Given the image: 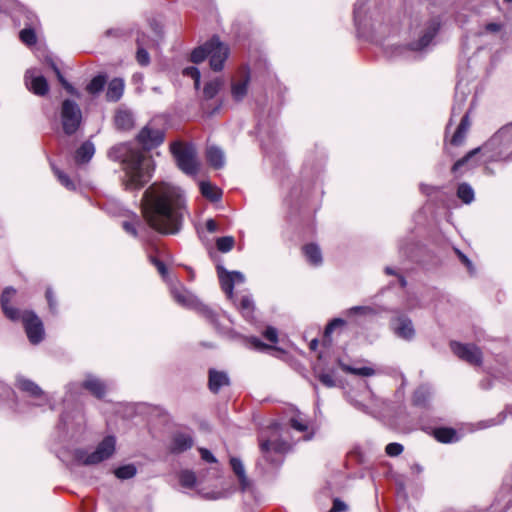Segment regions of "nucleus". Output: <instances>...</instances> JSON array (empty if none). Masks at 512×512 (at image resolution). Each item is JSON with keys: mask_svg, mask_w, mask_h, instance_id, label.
I'll use <instances>...</instances> for the list:
<instances>
[{"mask_svg": "<svg viewBox=\"0 0 512 512\" xmlns=\"http://www.w3.org/2000/svg\"><path fill=\"white\" fill-rule=\"evenodd\" d=\"M263 335L268 341L272 343H276L278 341L277 330L273 327H267Z\"/></svg>", "mask_w": 512, "mask_h": 512, "instance_id": "3c124183", "label": "nucleus"}, {"mask_svg": "<svg viewBox=\"0 0 512 512\" xmlns=\"http://www.w3.org/2000/svg\"><path fill=\"white\" fill-rule=\"evenodd\" d=\"M466 137V130H456L452 139L451 144L460 145Z\"/></svg>", "mask_w": 512, "mask_h": 512, "instance_id": "864d4df0", "label": "nucleus"}, {"mask_svg": "<svg viewBox=\"0 0 512 512\" xmlns=\"http://www.w3.org/2000/svg\"><path fill=\"white\" fill-rule=\"evenodd\" d=\"M347 510V505L340 499L333 501V507L329 512H343Z\"/></svg>", "mask_w": 512, "mask_h": 512, "instance_id": "5fc2aeb1", "label": "nucleus"}, {"mask_svg": "<svg viewBox=\"0 0 512 512\" xmlns=\"http://www.w3.org/2000/svg\"><path fill=\"white\" fill-rule=\"evenodd\" d=\"M136 467L132 464L124 465L115 470V476L119 479H130L136 475Z\"/></svg>", "mask_w": 512, "mask_h": 512, "instance_id": "f704fd0d", "label": "nucleus"}, {"mask_svg": "<svg viewBox=\"0 0 512 512\" xmlns=\"http://www.w3.org/2000/svg\"><path fill=\"white\" fill-rule=\"evenodd\" d=\"M234 238L232 236L220 237L216 241L217 249L222 253H227L234 247Z\"/></svg>", "mask_w": 512, "mask_h": 512, "instance_id": "c9c22d12", "label": "nucleus"}, {"mask_svg": "<svg viewBox=\"0 0 512 512\" xmlns=\"http://www.w3.org/2000/svg\"><path fill=\"white\" fill-rule=\"evenodd\" d=\"M163 130H140L137 135V141L143 150H152L164 141Z\"/></svg>", "mask_w": 512, "mask_h": 512, "instance_id": "4468645a", "label": "nucleus"}, {"mask_svg": "<svg viewBox=\"0 0 512 512\" xmlns=\"http://www.w3.org/2000/svg\"><path fill=\"white\" fill-rule=\"evenodd\" d=\"M480 150V148H476L474 150H472L471 152H469L465 157H463L462 159L458 160L452 167V171L453 172H456L460 167H462L465 163H467L469 161V159L475 155L478 151Z\"/></svg>", "mask_w": 512, "mask_h": 512, "instance_id": "de8ad7c7", "label": "nucleus"}, {"mask_svg": "<svg viewBox=\"0 0 512 512\" xmlns=\"http://www.w3.org/2000/svg\"><path fill=\"white\" fill-rule=\"evenodd\" d=\"M192 445L193 439L189 434L178 433L174 435L170 449L173 453H181L190 449Z\"/></svg>", "mask_w": 512, "mask_h": 512, "instance_id": "5701e85b", "label": "nucleus"}, {"mask_svg": "<svg viewBox=\"0 0 512 512\" xmlns=\"http://www.w3.org/2000/svg\"><path fill=\"white\" fill-rule=\"evenodd\" d=\"M238 309L247 320H251L253 318L254 311L252 298L249 295L242 296L238 304Z\"/></svg>", "mask_w": 512, "mask_h": 512, "instance_id": "c756f323", "label": "nucleus"}, {"mask_svg": "<svg viewBox=\"0 0 512 512\" xmlns=\"http://www.w3.org/2000/svg\"><path fill=\"white\" fill-rule=\"evenodd\" d=\"M223 86V81L220 78H216L207 82L204 86L203 94L206 99H212L216 96L219 90Z\"/></svg>", "mask_w": 512, "mask_h": 512, "instance_id": "7c9ffc66", "label": "nucleus"}, {"mask_svg": "<svg viewBox=\"0 0 512 512\" xmlns=\"http://www.w3.org/2000/svg\"><path fill=\"white\" fill-rule=\"evenodd\" d=\"M457 195L466 204L471 203L474 199V191L467 183H462L458 186Z\"/></svg>", "mask_w": 512, "mask_h": 512, "instance_id": "473e14b6", "label": "nucleus"}, {"mask_svg": "<svg viewBox=\"0 0 512 512\" xmlns=\"http://www.w3.org/2000/svg\"><path fill=\"white\" fill-rule=\"evenodd\" d=\"M206 159L208 163L215 169H221L225 165V155L221 148L210 145L206 149Z\"/></svg>", "mask_w": 512, "mask_h": 512, "instance_id": "4be33fe9", "label": "nucleus"}, {"mask_svg": "<svg viewBox=\"0 0 512 512\" xmlns=\"http://www.w3.org/2000/svg\"><path fill=\"white\" fill-rule=\"evenodd\" d=\"M185 76L191 77L194 80V86L196 89L200 85V72L196 67H187L183 70Z\"/></svg>", "mask_w": 512, "mask_h": 512, "instance_id": "79ce46f5", "label": "nucleus"}, {"mask_svg": "<svg viewBox=\"0 0 512 512\" xmlns=\"http://www.w3.org/2000/svg\"><path fill=\"white\" fill-rule=\"evenodd\" d=\"M115 444V438L113 436H107L92 452H89L86 449H76L73 452V462L79 466L99 464L113 455L115 452Z\"/></svg>", "mask_w": 512, "mask_h": 512, "instance_id": "20e7f679", "label": "nucleus"}, {"mask_svg": "<svg viewBox=\"0 0 512 512\" xmlns=\"http://www.w3.org/2000/svg\"><path fill=\"white\" fill-rule=\"evenodd\" d=\"M17 387L32 397L40 398L42 402L39 403V405L49 402L48 395L36 383L29 379L18 377Z\"/></svg>", "mask_w": 512, "mask_h": 512, "instance_id": "dca6fc26", "label": "nucleus"}, {"mask_svg": "<svg viewBox=\"0 0 512 512\" xmlns=\"http://www.w3.org/2000/svg\"><path fill=\"white\" fill-rule=\"evenodd\" d=\"M206 229L210 233H214L218 230V224L216 223V221L214 219H208L206 221Z\"/></svg>", "mask_w": 512, "mask_h": 512, "instance_id": "bf43d9fd", "label": "nucleus"}, {"mask_svg": "<svg viewBox=\"0 0 512 512\" xmlns=\"http://www.w3.org/2000/svg\"><path fill=\"white\" fill-rule=\"evenodd\" d=\"M456 253L458 254L460 260L462 261L463 264L466 265V267L472 271V263L471 261L467 258L466 255H464L462 252H460L459 250H456Z\"/></svg>", "mask_w": 512, "mask_h": 512, "instance_id": "052dcab7", "label": "nucleus"}, {"mask_svg": "<svg viewBox=\"0 0 512 512\" xmlns=\"http://www.w3.org/2000/svg\"><path fill=\"white\" fill-rule=\"evenodd\" d=\"M249 343L251 344V346L256 349V350H264V349H267L269 348L268 345L264 344L263 342H261L258 338L256 337H252L250 338L249 340Z\"/></svg>", "mask_w": 512, "mask_h": 512, "instance_id": "6e6d98bb", "label": "nucleus"}, {"mask_svg": "<svg viewBox=\"0 0 512 512\" xmlns=\"http://www.w3.org/2000/svg\"><path fill=\"white\" fill-rule=\"evenodd\" d=\"M390 326L394 334L405 341H411L415 337L416 332L412 320L405 315L393 318Z\"/></svg>", "mask_w": 512, "mask_h": 512, "instance_id": "9b49d317", "label": "nucleus"}, {"mask_svg": "<svg viewBox=\"0 0 512 512\" xmlns=\"http://www.w3.org/2000/svg\"><path fill=\"white\" fill-rule=\"evenodd\" d=\"M138 224V222H129V221H124L122 223V227L123 229L129 233L130 235L134 236V237H137V227L136 225Z\"/></svg>", "mask_w": 512, "mask_h": 512, "instance_id": "603ef678", "label": "nucleus"}, {"mask_svg": "<svg viewBox=\"0 0 512 512\" xmlns=\"http://www.w3.org/2000/svg\"><path fill=\"white\" fill-rule=\"evenodd\" d=\"M95 154V146L90 140L84 141L75 151L74 160L76 164L88 163Z\"/></svg>", "mask_w": 512, "mask_h": 512, "instance_id": "6ab92c4d", "label": "nucleus"}, {"mask_svg": "<svg viewBox=\"0 0 512 512\" xmlns=\"http://www.w3.org/2000/svg\"><path fill=\"white\" fill-rule=\"evenodd\" d=\"M19 37L21 41L28 45H34L37 41L36 33L32 28H24L20 31Z\"/></svg>", "mask_w": 512, "mask_h": 512, "instance_id": "4c0bfd02", "label": "nucleus"}, {"mask_svg": "<svg viewBox=\"0 0 512 512\" xmlns=\"http://www.w3.org/2000/svg\"><path fill=\"white\" fill-rule=\"evenodd\" d=\"M318 346V340L317 339H314L310 342V349L311 350H315Z\"/></svg>", "mask_w": 512, "mask_h": 512, "instance_id": "338daca9", "label": "nucleus"}, {"mask_svg": "<svg viewBox=\"0 0 512 512\" xmlns=\"http://www.w3.org/2000/svg\"><path fill=\"white\" fill-rule=\"evenodd\" d=\"M228 54V47L220 42L218 38L213 37L211 40L192 51L191 61L198 64L209 57L210 67L214 71H220L224 67Z\"/></svg>", "mask_w": 512, "mask_h": 512, "instance_id": "7ed1b4c3", "label": "nucleus"}, {"mask_svg": "<svg viewBox=\"0 0 512 512\" xmlns=\"http://www.w3.org/2000/svg\"><path fill=\"white\" fill-rule=\"evenodd\" d=\"M200 454H201V458L204 461L209 462V463L216 462L215 457L213 456V454L209 450H207L205 448H201L200 449Z\"/></svg>", "mask_w": 512, "mask_h": 512, "instance_id": "4d7b16f0", "label": "nucleus"}, {"mask_svg": "<svg viewBox=\"0 0 512 512\" xmlns=\"http://www.w3.org/2000/svg\"><path fill=\"white\" fill-rule=\"evenodd\" d=\"M217 274L222 290L226 296L232 300L234 297L233 289L236 284H242L245 276L239 271H228L223 266H217Z\"/></svg>", "mask_w": 512, "mask_h": 512, "instance_id": "1a4fd4ad", "label": "nucleus"}, {"mask_svg": "<svg viewBox=\"0 0 512 512\" xmlns=\"http://www.w3.org/2000/svg\"><path fill=\"white\" fill-rule=\"evenodd\" d=\"M124 92V82L122 79L114 78L112 79L106 91V98L109 101H118Z\"/></svg>", "mask_w": 512, "mask_h": 512, "instance_id": "a878e982", "label": "nucleus"}, {"mask_svg": "<svg viewBox=\"0 0 512 512\" xmlns=\"http://www.w3.org/2000/svg\"><path fill=\"white\" fill-rule=\"evenodd\" d=\"M434 437L441 443H452L458 441V436L453 428H438L434 431Z\"/></svg>", "mask_w": 512, "mask_h": 512, "instance_id": "cd10ccee", "label": "nucleus"}, {"mask_svg": "<svg viewBox=\"0 0 512 512\" xmlns=\"http://www.w3.org/2000/svg\"><path fill=\"white\" fill-rule=\"evenodd\" d=\"M450 346L455 355L469 364L478 366L482 363V353L477 346L458 342H451Z\"/></svg>", "mask_w": 512, "mask_h": 512, "instance_id": "9d476101", "label": "nucleus"}, {"mask_svg": "<svg viewBox=\"0 0 512 512\" xmlns=\"http://www.w3.org/2000/svg\"><path fill=\"white\" fill-rule=\"evenodd\" d=\"M230 464H231V467H232L234 473L238 477L241 490L245 491L246 489L249 488L250 482L246 476L245 468H244L242 461L238 458L233 457L230 459Z\"/></svg>", "mask_w": 512, "mask_h": 512, "instance_id": "393cba45", "label": "nucleus"}, {"mask_svg": "<svg viewBox=\"0 0 512 512\" xmlns=\"http://www.w3.org/2000/svg\"><path fill=\"white\" fill-rule=\"evenodd\" d=\"M105 83L106 78L104 76H96L88 84L87 90L92 94H96L104 88Z\"/></svg>", "mask_w": 512, "mask_h": 512, "instance_id": "58836bf2", "label": "nucleus"}, {"mask_svg": "<svg viewBox=\"0 0 512 512\" xmlns=\"http://www.w3.org/2000/svg\"><path fill=\"white\" fill-rule=\"evenodd\" d=\"M170 291L173 299L179 305L185 308L195 309L200 315L209 321L214 322V313L211 309L200 303L198 299L181 284L171 286Z\"/></svg>", "mask_w": 512, "mask_h": 512, "instance_id": "423d86ee", "label": "nucleus"}, {"mask_svg": "<svg viewBox=\"0 0 512 512\" xmlns=\"http://www.w3.org/2000/svg\"><path fill=\"white\" fill-rule=\"evenodd\" d=\"M148 258H149V261L157 268L160 275L165 279L167 276L166 265L161 260L157 259L156 257H154L152 255H150Z\"/></svg>", "mask_w": 512, "mask_h": 512, "instance_id": "c03bdc74", "label": "nucleus"}, {"mask_svg": "<svg viewBox=\"0 0 512 512\" xmlns=\"http://www.w3.org/2000/svg\"><path fill=\"white\" fill-rule=\"evenodd\" d=\"M46 298H47V301L49 303L50 308L52 310L55 309L56 303H55V300L53 298V293H52L51 289H47V291H46Z\"/></svg>", "mask_w": 512, "mask_h": 512, "instance_id": "680f3d73", "label": "nucleus"}, {"mask_svg": "<svg viewBox=\"0 0 512 512\" xmlns=\"http://www.w3.org/2000/svg\"><path fill=\"white\" fill-rule=\"evenodd\" d=\"M53 69L56 72L57 77H58L59 81L63 84V86L67 89H70L71 88L70 85L65 81L60 70L55 65L53 66Z\"/></svg>", "mask_w": 512, "mask_h": 512, "instance_id": "0e129e2a", "label": "nucleus"}, {"mask_svg": "<svg viewBox=\"0 0 512 512\" xmlns=\"http://www.w3.org/2000/svg\"><path fill=\"white\" fill-rule=\"evenodd\" d=\"M375 313L374 309L369 306H355L348 310V314L368 315Z\"/></svg>", "mask_w": 512, "mask_h": 512, "instance_id": "a18cd8bd", "label": "nucleus"}, {"mask_svg": "<svg viewBox=\"0 0 512 512\" xmlns=\"http://www.w3.org/2000/svg\"><path fill=\"white\" fill-rule=\"evenodd\" d=\"M290 425L293 429L299 432H305L308 429V423L305 418H303L300 414L292 417L290 419Z\"/></svg>", "mask_w": 512, "mask_h": 512, "instance_id": "a19ab883", "label": "nucleus"}, {"mask_svg": "<svg viewBox=\"0 0 512 512\" xmlns=\"http://www.w3.org/2000/svg\"><path fill=\"white\" fill-rule=\"evenodd\" d=\"M307 260L312 265H320L322 263V254L320 248L315 244H308L303 248Z\"/></svg>", "mask_w": 512, "mask_h": 512, "instance_id": "c85d7f7f", "label": "nucleus"}, {"mask_svg": "<svg viewBox=\"0 0 512 512\" xmlns=\"http://www.w3.org/2000/svg\"><path fill=\"white\" fill-rule=\"evenodd\" d=\"M108 155L114 161H121L125 173L123 184L126 190L142 188L153 175V160L126 144L112 147Z\"/></svg>", "mask_w": 512, "mask_h": 512, "instance_id": "f03ea898", "label": "nucleus"}, {"mask_svg": "<svg viewBox=\"0 0 512 512\" xmlns=\"http://www.w3.org/2000/svg\"><path fill=\"white\" fill-rule=\"evenodd\" d=\"M229 383L227 373L215 369L209 370L208 386L213 393H218L222 387L228 386Z\"/></svg>", "mask_w": 512, "mask_h": 512, "instance_id": "aec40b11", "label": "nucleus"}, {"mask_svg": "<svg viewBox=\"0 0 512 512\" xmlns=\"http://www.w3.org/2000/svg\"><path fill=\"white\" fill-rule=\"evenodd\" d=\"M363 4H360L359 2H357L355 4V8H354V14L355 16L357 15L358 11L362 8Z\"/></svg>", "mask_w": 512, "mask_h": 512, "instance_id": "774afa93", "label": "nucleus"}, {"mask_svg": "<svg viewBox=\"0 0 512 512\" xmlns=\"http://www.w3.org/2000/svg\"><path fill=\"white\" fill-rule=\"evenodd\" d=\"M21 318L29 341L32 344L40 343L44 338L42 321L33 312L29 311L24 312Z\"/></svg>", "mask_w": 512, "mask_h": 512, "instance_id": "6e6552de", "label": "nucleus"}, {"mask_svg": "<svg viewBox=\"0 0 512 512\" xmlns=\"http://www.w3.org/2000/svg\"><path fill=\"white\" fill-rule=\"evenodd\" d=\"M200 191L201 194L208 200L212 202L219 201L222 197V191L216 185H213L211 182L202 181L200 182Z\"/></svg>", "mask_w": 512, "mask_h": 512, "instance_id": "bb28decb", "label": "nucleus"}, {"mask_svg": "<svg viewBox=\"0 0 512 512\" xmlns=\"http://www.w3.org/2000/svg\"><path fill=\"white\" fill-rule=\"evenodd\" d=\"M179 169L187 175L194 176L199 172L200 163L197 159V151L192 143L175 141L170 145Z\"/></svg>", "mask_w": 512, "mask_h": 512, "instance_id": "39448f33", "label": "nucleus"}, {"mask_svg": "<svg viewBox=\"0 0 512 512\" xmlns=\"http://www.w3.org/2000/svg\"><path fill=\"white\" fill-rule=\"evenodd\" d=\"M470 125H471V122L469 121V115L465 114L462 117V119H461V121H460V123H459L457 128L464 129V128H468Z\"/></svg>", "mask_w": 512, "mask_h": 512, "instance_id": "e2e57ef3", "label": "nucleus"}, {"mask_svg": "<svg viewBox=\"0 0 512 512\" xmlns=\"http://www.w3.org/2000/svg\"><path fill=\"white\" fill-rule=\"evenodd\" d=\"M25 82L30 91L43 96L48 92V83L45 77L38 74L35 69H30L25 74Z\"/></svg>", "mask_w": 512, "mask_h": 512, "instance_id": "2eb2a0df", "label": "nucleus"}, {"mask_svg": "<svg viewBox=\"0 0 512 512\" xmlns=\"http://www.w3.org/2000/svg\"><path fill=\"white\" fill-rule=\"evenodd\" d=\"M16 294V290L12 287H7L1 296V306L5 315L11 320L20 318V311L9 305L10 300Z\"/></svg>", "mask_w": 512, "mask_h": 512, "instance_id": "f3484780", "label": "nucleus"}, {"mask_svg": "<svg viewBox=\"0 0 512 512\" xmlns=\"http://www.w3.org/2000/svg\"><path fill=\"white\" fill-rule=\"evenodd\" d=\"M345 324V321L341 318H335L333 319L325 328V336L327 337L330 335L336 327L343 326Z\"/></svg>", "mask_w": 512, "mask_h": 512, "instance_id": "09e8293b", "label": "nucleus"}, {"mask_svg": "<svg viewBox=\"0 0 512 512\" xmlns=\"http://www.w3.org/2000/svg\"><path fill=\"white\" fill-rule=\"evenodd\" d=\"M403 449H404L403 445H401L400 443L393 442V443H389L386 446L385 452L390 457H396L403 452Z\"/></svg>", "mask_w": 512, "mask_h": 512, "instance_id": "37998d69", "label": "nucleus"}, {"mask_svg": "<svg viewBox=\"0 0 512 512\" xmlns=\"http://www.w3.org/2000/svg\"><path fill=\"white\" fill-rule=\"evenodd\" d=\"M82 387L97 398H102L106 393L105 383L94 375H87Z\"/></svg>", "mask_w": 512, "mask_h": 512, "instance_id": "a211bd4d", "label": "nucleus"}, {"mask_svg": "<svg viewBox=\"0 0 512 512\" xmlns=\"http://www.w3.org/2000/svg\"><path fill=\"white\" fill-rule=\"evenodd\" d=\"M318 379L323 385H325L328 388L335 386V380L331 374L321 373L319 374Z\"/></svg>", "mask_w": 512, "mask_h": 512, "instance_id": "8fccbe9b", "label": "nucleus"}, {"mask_svg": "<svg viewBox=\"0 0 512 512\" xmlns=\"http://www.w3.org/2000/svg\"><path fill=\"white\" fill-rule=\"evenodd\" d=\"M250 72L247 68L239 70L230 81V97L234 103L243 102L249 95Z\"/></svg>", "mask_w": 512, "mask_h": 512, "instance_id": "0eeeda50", "label": "nucleus"}, {"mask_svg": "<svg viewBox=\"0 0 512 512\" xmlns=\"http://www.w3.org/2000/svg\"><path fill=\"white\" fill-rule=\"evenodd\" d=\"M114 121L117 128H131L135 125L133 113L125 108L116 111Z\"/></svg>", "mask_w": 512, "mask_h": 512, "instance_id": "b1692460", "label": "nucleus"}, {"mask_svg": "<svg viewBox=\"0 0 512 512\" xmlns=\"http://www.w3.org/2000/svg\"><path fill=\"white\" fill-rule=\"evenodd\" d=\"M136 58H137L138 63L142 66L148 65L149 60H150L148 52L144 48H141V47H139L137 50Z\"/></svg>", "mask_w": 512, "mask_h": 512, "instance_id": "49530a36", "label": "nucleus"}, {"mask_svg": "<svg viewBox=\"0 0 512 512\" xmlns=\"http://www.w3.org/2000/svg\"><path fill=\"white\" fill-rule=\"evenodd\" d=\"M81 118L79 106L71 100H65L62 104L63 128H78Z\"/></svg>", "mask_w": 512, "mask_h": 512, "instance_id": "ddd939ff", "label": "nucleus"}, {"mask_svg": "<svg viewBox=\"0 0 512 512\" xmlns=\"http://www.w3.org/2000/svg\"><path fill=\"white\" fill-rule=\"evenodd\" d=\"M431 397V392L427 387H419L413 395V403L417 406H425Z\"/></svg>", "mask_w": 512, "mask_h": 512, "instance_id": "2f4dec72", "label": "nucleus"}, {"mask_svg": "<svg viewBox=\"0 0 512 512\" xmlns=\"http://www.w3.org/2000/svg\"><path fill=\"white\" fill-rule=\"evenodd\" d=\"M343 370L359 376L369 377L374 375L375 371L371 367H352V366H343Z\"/></svg>", "mask_w": 512, "mask_h": 512, "instance_id": "e433bc0d", "label": "nucleus"}, {"mask_svg": "<svg viewBox=\"0 0 512 512\" xmlns=\"http://www.w3.org/2000/svg\"><path fill=\"white\" fill-rule=\"evenodd\" d=\"M54 174L58 178L59 182L69 190H75L76 185L74 181H72L63 171L58 168L53 167Z\"/></svg>", "mask_w": 512, "mask_h": 512, "instance_id": "ea45409f", "label": "nucleus"}, {"mask_svg": "<svg viewBox=\"0 0 512 512\" xmlns=\"http://www.w3.org/2000/svg\"><path fill=\"white\" fill-rule=\"evenodd\" d=\"M423 468L419 464H414L412 466V471L415 473H421Z\"/></svg>", "mask_w": 512, "mask_h": 512, "instance_id": "69168bd1", "label": "nucleus"}, {"mask_svg": "<svg viewBox=\"0 0 512 512\" xmlns=\"http://www.w3.org/2000/svg\"><path fill=\"white\" fill-rule=\"evenodd\" d=\"M179 481L181 486L185 488H192L196 483V476L190 470H183L179 474Z\"/></svg>", "mask_w": 512, "mask_h": 512, "instance_id": "72a5a7b5", "label": "nucleus"}, {"mask_svg": "<svg viewBox=\"0 0 512 512\" xmlns=\"http://www.w3.org/2000/svg\"><path fill=\"white\" fill-rule=\"evenodd\" d=\"M439 27H440V22L437 19L431 20L427 24V26L423 32V35L420 37L418 43L415 45V47H413V49H423L426 46H428L429 43L434 38V36L437 34Z\"/></svg>", "mask_w": 512, "mask_h": 512, "instance_id": "412c9836", "label": "nucleus"}, {"mask_svg": "<svg viewBox=\"0 0 512 512\" xmlns=\"http://www.w3.org/2000/svg\"><path fill=\"white\" fill-rule=\"evenodd\" d=\"M185 211L183 191L167 182L153 183L144 192L142 212L147 223L162 234H176Z\"/></svg>", "mask_w": 512, "mask_h": 512, "instance_id": "f257e3e1", "label": "nucleus"}, {"mask_svg": "<svg viewBox=\"0 0 512 512\" xmlns=\"http://www.w3.org/2000/svg\"><path fill=\"white\" fill-rule=\"evenodd\" d=\"M260 448L263 453L264 458L271 463H276L279 461L278 458H274L273 455H282L289 449V444L285 441L275 439V440H263L260 441Z\"/></svg>", "mask_w": 512, "mask_h": 512, "instance_id": "f8f14e48", "label": "nucleus"}, {"mask_svg": "<svg viewBox=\"0 0 512 512\" xmlns=\"http://www.w3.org/2000/svg\"><path fill=\"white\" fill-rule=\"evenodd\" d=\"M502 26L499 23H489L485 26V30L491 33H497L501 30Z\"/></svg>", "mask_w": 512, "mask_h": 512, "instance_id": "13d9d810", "label": "nucleus"}]
</instances>
